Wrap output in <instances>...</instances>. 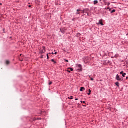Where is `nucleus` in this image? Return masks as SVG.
I'll list each match as a JSON object with an SVG mask.
<instances>
[{"label": "nucleus", "instance_id": "9d476101", "mask_svg": "<svg viewBox=\"0 0 128 128\" xmlns=\"http://www.w3.org/2000/svg\"><path fill=\"white\" fill-rule=\"evenodd\" d=\"M84 90H86V88L84 87H80V92H84Z\"/></svg>", "mask_w": 128, "mask_h": 128}, {"label": "nucleus", "instance_id": "f257e3e1", "mask_svg": "<svg viewBox=\"0 0 128 128\" xmlns=\"http://www.w3.org/2000/svg\"><path fill=\"white\" fill-rule=\"evenodd\" d=\"M84 64H88L90 60V58L88 56H84L82 58Z\"/></svg>", "mask_w": 128, "mask_h": 128}, {"label": "nucleus", "instance_id": "c9c22d12", "mask_svg": "<svg viewBox=\"0 0 128 128\" xmlns=\"http://www.w3.org/2000/svg\"><path fill=\"white\" fill-rule=\"evenodd\" d=\"M52 54H54V52H52Z\"/></svg>", "mask_w": 128, "mask_h": 128}, {"label": "nucleus", "instance_id": "c03bdc74", "mask_svg": "<svg viewBox=\"0 0 128 128\" xmlns=\"http://www.w3.org/2000/svg\"><path fill=\"white\" fill-rule=\"evenodd\" d=\"M100 4H102V2H100Z\"/></svg>", "mask_w": 128, "mask_h": 128}, {"label": "nucleus", "instance_id": "b1692460", "mask_svg": "<svg viewBox=\"0 0 128 128\" xmlns=\"http://www.w3.org/2000/svg\"><path fill=\"white\" fill-rule=\"evenodd\" d=\"M76 14H80V12H76Z\"/></svg>", "mask_w": 128, "mask_h": 128}, {"label": "nucleus", "instance_id": "2f4dec72", "mask_svg": "<svg viewBox=\"0 0 128 128\" xmlns=\"http://www.w3.org/2000/svg\"><path fill=\"white\" fill-rule=\"evenodd\" d=\"M58 54V52H55L54 54Z\"/></svg>", "mask_w": 128, "mask_h": 128}, {"label": "nucleus", "instance_id": "412c9836", "mask_svg": "<svg viewBox=\"0 0 128 128\" xmlns=\"http://www.w3.org/2000/svg\"><path fill=\"white\" fill-rule=\"evenodd\" d=\"M81 104H86V101L80 100Z\"/></svg>", "mask_w": 128, "mask_h": 128}, {"label": "nucleus", "instance_id": "473e14b6", "mask_svg": "<svg viewBox=\"0 0 128 128\" xmlns=\"http://www.w3.org/2000/svg\"><path fill=\"white\" fill-rule=\"evenodd\" d=\"M109 12H110V10H112V8H110L109 10H108Z\"/></svg>", "mask_w": 128, "mask_h": 128}, {"label": "nucleus", "instance_id": "cd10ccee", "mask_svg": "<svg viewBox=\"0 0 128 128\" xmlns=\"http://www.w3.org/2000/svg\"><path fill=\"white\" fill-rule=\"evenodd\" d=\"M87 94H88V96H90V92H88Z\"/></svg>", "mask_w": 128, "mask_h": 128}, {"label": "nucleus", "instance_id": "a211bd4d", "mask_svg": "<svg viewBox=\"0 0 128 128\" xmlns=\"http://www.w3.org/2000/svg\"><path fill=\"white\" fill-rule=\"evenodd\" d=\"M68 70H70V72L74 71V68H70V67L68 68Z\"/></svg>", "mask_w": 128, "mask_h": 128}, {"label": "nucleus", "instance_id": "f8f14e48", "mask_svg": "<svg viewBox=\"0 0 128 128\" xmlns=\"http://www.w3.org/2000/svg\"><path fill=\"white\" fill-rule=\"evenodd\" d=\"M116 86H118H118H120V82H117L115 83Z\"/></svg>", "mask_w": 128, "mask_h": 128}, {"label": "nucleus", "instance_id": "4c0bfd02", "mask_svg": "<svg viewBox=\"0 0 128 128\" xmlns=\"http://www.w3.org/2000/svg\"><path fill=\"white\" fill-rule=\"evenodd\" d=\"M28 6H29V8H30V6H32L29 5Z\"/></svg>", "mask_w": 128, "mask_h": 128}, {"label": "nucleus", "instance_id": "a19ab883", "mask_svg": "<svg viewBox=\"0 0 128 128\" xmlns=\"http://www.w3.org/2000/svg\"><path fill=\"white\" fill-rule=\"evenodd\" d=\"M2 3H0V5L2 6Z\"/></svg>", "mask_w": 128, "mask_h": 128}, {"label": "nucleus", "instance_id": "4468645a", "mask_svg": "<svg viewBox=\"0 0 128 128\" xmlns=\"http://www.w3.org/2000/svg\"><path fill=\"white\" fill-rule=\"evenodd\" d=\"M51 61L54 62V64H55L56 63V60H54V59H52Z\"/></svg>", "mask_w": 128, "mask_h": 128}, {"label": "nucleus", "instance_id": "dca6fc26", "mask_svg": "<svg viewBox=\"0 0 128 128\" xmlns=\"http://www.w3.org/2000/svg\"><path fill=\"white\" fill-rule=\"evenodd\" d=\"M107 4L108 6H109L110 4V2H108L106 1V5Z\"/></svg>", "mask_w": 128, "mask_h": 128}, {"label": "nucleus", "instance_id": "9b49d317", "mask_svg": "<svg viewBox=\"0 0 128 128\" xmlns=\"http://www.w3.org/2000/svg\"><path fill=\"white\" fill-rule=\"evenodd\" d=\"M102 0L103 1V2H104V5L106 6V0H100V2H102Z\"/></svg>", "mask_w": 128, "mask_h": 128}, {"label": "nucleus", "instance_id": "f704fd0d", "mask_svg": "<svg viewBox=\"0 0 128 128\" xmlns=\"http://www.w3.org/2000/svg\"><path fill=\"white\" fill-rule=\"evenodd\" d=\"M78 100V98H76L75 99V100Z\"/></svg>", "mask_w": 128, "mask_h": 128}, {"label": "nucleus", "instance_id": "6e6552de", "mask_svg": "<svg viewBox=\"0 0 128 128\" xmlns=\"http://www.w3.org/2000/svg\"><path fill=\"white\" fill-rule=\"evenodd\" d=\"M83 12H85V14H88V8L83 9Z\"/></svg>", "mask_w": 128, "mask_h": 128}, {"label": "nucleus", "instance_id": "aec40b11", "mask_svg": "<svg viewBox=\"0 0 128 128\" xmlns=\"http://www.w3.org/2000/svg\"><path fill=\"white\" fill-rule=\"evenodd\" d=\"M52 84V82L49 80V82L48 84V86H50V84Z\"/></svg>", "mask_w": 128, "mask_h": 128}, {"label": "nucleus", "instance_id": "20e7f679", "mask_svg": "<svg viewBox=\"0 0 128 128\" xmlns=\"http://www.w3.org/2000/svg\"><path fill=\"white\" fill-rule=\"evenodd\" d=\"M42 48V50L40 51V54H44L46 52V47L43 46Z\"/></svg>", "mask_w": 128, "mask_h": 128}, {"label": "nucleus", "instance_id": "79ce46f5", "mask_svg": "<svg viewBox=\"0 0 128 128\" xmlns=\"http://www.w3.org/2000/svg\"><path fill=\"white\" fill-rule=\"evenodd\" d=\"M127 78H128V76L126 77V79L127 80Z\"/></svg>", "mask_w": 128, "mask_h": 128}, {"label": "nucleus", "instance_id": "f3484780", "mask_svg": "<svg viewBox=\"0 0 128 128\" xmlns=\"http://www.w3.org/2000/svg\"><path fill=\"white\" fill-rule=\"evenodd\" d=\"M114 12H116V10L113 9L112 10L110 11V14H112Z\"/></svg>", "mask_w": 128, "mask_h": 128}, {"label": "nucleus", "instance_id": "4be33fe9", "mask_svg": "<svg viewBox=\"0 0 128 128\" xmlns=\"http://www.w3.org/2000/svg\"><path fill=\"white\" fill-rule=\"evenodd\" d=\"M46 56H47V60H48V58H50V57H48V54H46Z\"/></svg>", "mask_w": 128, "mask_h": 128}, {"label": "nucleus", "instance_id": "0eeeda50", "mask_svg": "<svg viewBox=\"0 0 128 128\" xmlns=\"http://www.w3.org/2000/svg\"><path fill=\"white\" fill-rule=\"evenodd\" d=\"M60 32H62V34H64V32H66V31L64 30V28H60Z\"/></svg>", "mask_w": 128, "mask_h": 128}, {"label": "nucleus", "instance_id": "c85d7f7f", "mask_svg": "<svg viewBox=\"0 0 128 128\" xmlns=\"http://www.w3.org/2000/svg\"><path fill=\"white\" fill-rule=\"evenodd\" d=\"M90 80H94V78H90Z\"/></svg>", "mask_w": 128, "mask_h": 128}, {"label": "nucleus", "instance_id": "423d86ee", "mask_svg": "<svg viewBox=\"0 0 128 128\" xmlns=\"http://www.w3.org/2000/svg\"><path fill=\"white\" fill-rule=\"evenodd\" d=\"M120 74H122V76L123 78H124L126 76V73H124V71H121L120 72Z\"/></svg>", "mask_w": 128, "mask_h": 128}, {"label": "nucleus", "instance_id": "5701e85b", "mask_svg": "<svg viewBox=\"0 0 128 128\" xmlns=\"http://www.w3.org/2000/svg\"><path fill=\"white\" fill-rule=\"evenodd\" d=\"M76 12H80V9H77Z\"/></svg>", "mask_w": 128, "mask_h": 128}, {"label": "nucleus", "instance_id": "bb28decb", "mask_svg": "<svg viewBox=\"0 0 128 128\" xmlns=\"http://www.w3.org/2000/svg\"><path fill=\"white\" fill-rule=\"evenodd\" d=\"M88 92H92V90L90 89H88Z\"/></svg>", "mask_w": 128, "mask_h": 128}, {"label": "nucleus", "instance_id": "a878e982", "mask_svg": "<svg viewBox=\"0 0 128 128\" xmlns=\"http://www.w3.org/2000/svg\"><path fill=\"white\" fill-rule=\"evenodd\" d=\"M40 58H44V55H42L40 56Z\"/></svg>", "mask_w": 128, "mask_h": 128}, {"label": "nucleus", "instance_id": "37998d69", "mask_svg": "<svg viewBox=\"0 0 128 128\" xmlns=\"http://www.w3.org/2000/svg\"><path fill=\"white\" fill-rule=\"evenodd\" d=\"M20 56H22V54H20Z\"/></svg>", "mask_w": 128, "mask_h": 128}, {"label": "nucleus", "instance_id": "6ab92c4d", "mask_svg": "<svg viewBox=\"0 0 128 128\" xmlns=\"http://www.w3.org/2000/svg\"><path fill=\"white\" fill-rule=\"evenodd\" d=\"M6 64H10V60H7L6 62Z\"/></svg>", "mask_w": 128, "mask_h": 128}, {"label": "nucleus", "instance_id": "7c9ffc66", "mask_svg": "<svg viewBox=\"0 0 128 128\" xmlns=\"http://www.w3.org/2000/svg\"><path fill=\"white\" fill-rule=\"evenodd\" d=\"M66 72H70V70H66Z\"/></svg>", "mask_w": 128, "mask_h": 128}, {"label": "nucleus", "instance_id": "ddd939ff", "mask_svg": "<svg viewBox=\"0 0 128 128\" xmlns=\"http://www.w3.org/2000/svg\"><path fill=\"white\" fill-rule=\"evenodd\" d=\"M68 100H73L74 99V96H68Z\"/></svg>", "mask_w": 128, "mask_h": 128}, {"label": "nucleus", "instance_id": "c756f323", "mask_svg": "<svg viewBox=\"0 0 128 128\" xmlns=\"http://www.w3.org/2000/svg\"><path fill=\"white\" fill-rule=\"evenodd\" d=\"M110 6L107 7L106 10H110Z\"/></svg>", "mask_w": 128, "mask_h": 128}, {"label": "nucleus", "instance_id": "ea45409f", "mask_svg": "<svg viewBox=\"0 0 128 128\" xmlns=\"http://www.w3.org/2000/svg\"><path fill=\"white\" fill-rule=\"evenodd\" d=\"M83 106H86V105H83Z\"/></svg>", "mask_w": 128, "mask_h": 128}, {"label": "nucleus", "instance_id": "e433bc0d", "mask_svg": "<svg viewBox=\"0 0 128 128\" xmlns=\"http://www.w3.org/2000/svg\"><path fill=\"white\" fill-rule=\"evenodd\" d=\"M106 8H107L106 7L105 8H104V10H107Z\"/></svg>", "mask_w": 128, "mask_h": 128}, {"label": "nucleus", "instance_id": "39448f33", "mask_svg": "<svg viewBox=\"0 0 128 128\" xmlns=\"http://www.w3.org/2000/svg\"><path fill=\"white\" fill-rule=\"evenodd\" d=\"M97 24H100L101 26H104V23H102V20H100L97 23Z\"/></svg>", "mask_w": 128, "mask_h": 128}, {"label": "nucleus", "instance_id": "58836bf2", "mask_svg": "<svg viewBox=\"0 0 128 128\" xmlns=\"http://www.w3.org/2000/svg\"><path fill=\"white\" fill-rule=\"evenodd\" d=\"M82 13L84 14V11H82Z\"/></svg>", "mask_w": 128, "mask_h": 128}, {"label": "nucleus", "instance_id": "7ed1b4c3", "mask_svg": "<svg viewBox=\"0 0 128 128\" xmlns=\"http://www.w3.org/2000/svg\"><path fill=\"white\" fill-rule=\"evenodd\" d=\"M76 66L78 68V70L80 72H82V66L80 64H76Z\"/></svg>", "mask_w": 128, "mask_h": 128}, {"label": "nucleus", "instance_id": "f03ea898", "mask_svg": "<svg viewBox=\"0 0 128 128\" xmlns=\"http://www.w3.org/2000/svg\"><path fill=\"white\" fill-rule=\"evenodd\" d=\"M116 80L119 82H122L124 78L122 77V76H120L118 74H117L116 76Z\"/></svg>", "mask_w": 128, "mask_h": 128}, {"label": "nucleus", "instance_id": "1a4fd4ad", "mask_svg": "<svg viewBox=\"0 0 128 128\" xmlns=\"http://www.w3.org/2000/svg\"><path fill=\"white\" fill-rule=\"evenodd\" d=\"M94 5L96 6V4H98V0H94Z\"/></svg>", "mask_w": 128, "mask_h": 128}, {"label": "nucleus", "instance_id": "2eb2a0df", "mask_svg": "<svg viewBox=\"0 0 128 128\" xmlns=\"http://www.w3.org/2000/svg\"><path fill=\"white\" fill-rule=\"evenodd\" d=\"M42 120V118H33V120Z\"/></svg>", "mask_w": 128, "mask_h": 128}, {"label": "nucleus", "instance_id": "393cba45", "mask_svg": "<svg viewBox=\"0 0 128 128\" xmlns=\"http://www.w3.org/2000/svg\"><path fill=\"white\" fill-rule=\"evenodd\" d=\"M64 60H65V62H68V60L64 59Z\"/></svg>", "mask_w": 128, "mask_h": 128}, {"label": "nucleus", "instance_id": "72a5a7b5", "mask_svg": "<svg viewBox=\"0 0 128 128\" xmlns=\"http://www.w3.org/2000/svg\"><path fill=\"white\" fill-rule=\"evenodd\" d=\"M86 14H87V16H90V14L87 12V13H86Z\"/></svg>", "mask_w": 128, "mask_h": 128}]
</instances>
